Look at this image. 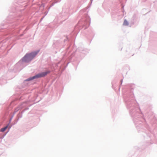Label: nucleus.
Here are the masks:
<instances>
[{"label":"nucleus","instance_id":"20e7f679","mask_svg":"<svg viewBox=\"0 0 157 157\" xmlns=\"http://www.w3.org/2000/svg\"><path fill=\"white\" fill-rule=\"evenodd\" d=\"M128 25V22L126 20H125L123 23V25Z\"/></svg>","mask_w":157,"mask_h":157},{"label":"nucleus","instance_id":"f03ea898","mask_svg":"<svg viewBox=\"0 0 157 157\" xmlns=\"http://www.w3.org/2000/svg\"><path fill=\"white\" fill-rule=\"evenodd\" d=\"M50 72L49 71H47L44 72H43L40 73H39L37 75L32 77L30 78H29L27 79L26 80V81H29L32 80L33 79H35L36 78H40L41 77H44L47 74L49 73Z\"/></svg>","mask_w":157,"mask_h":157},{"label":"nucleus","instance_id":"f257e3e1","mask_svg":"<svg viewBox=\"0 0 157 157\" xmlns=\"http://www.w3.org/2000/svg\"><path fill=\"white\" fill-rule=\"evenodd\" d=\"M38 52V51L35 52L26 54L23 58L22 61L26 62L30 61L35 57Z\"/></svg>","mask_w":157,"mask_h":157},{"label":"nucleus","instance_id":"7ed1b4c3","mask_svg":"<svg viewBox=\"0 0 157 157\" xmlns=\"http://www.w3.org/2000/svg\"><path fill=\"white\" fill-rule=\"evenodd\" d=\"M8 128V126H6L3 128H2L0 130V131L1 132H4Z\"/></svg>","mask_w":157,"mask_h":157}]
</instances>
